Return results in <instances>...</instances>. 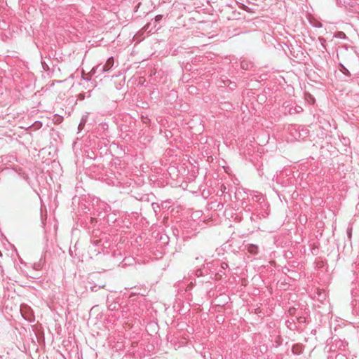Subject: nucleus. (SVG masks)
<instances>
[{"mask_svg":"<svg viewBox=\"0 0 359 359\" xmlns=\"http://www.w3.org/2000/svg\"><path fill=\"white\" fill-rule=\"evenodd\" d=\"M114 65V57H109L103 67V72L109 71Z\"/></svg>","mask_w":359,"mask_h":359,"instance_id":"f257e3e1","label":"nucleus"},{"mask_svg":"<svg viewBox=\"0 0 359 359\" xmlns=\"http://www.w3.org/2000/svg\"><path fill=\"white\" fill-rule=\"evenodd\" d=\"M62 117L60 116H55V123H60L62 121Z\"/></svg>","mask_w":359,"mask_h":359,"instance_id":"f03ea898","label":"nucleus"},{"mask_svg":"<svg viewBox=\"0 0 359 359\" xmlns=\"http://www.w3.org/2000/svg\"><path fill=\"white\" fill-rule=\"evenodd\" d=\"M341 68H342L341 71H342V72H343L344 74H349V72H348V69H346L344 65H341Z\"/></svg>","mask_w":359,"mask_h":359,"instance_id":"7ed1b4c3","label":"nucleus"},{"mask_svg":"<svg viewBox=\"0 0 359 359\" xmlns=\"http://www.w3.org/2000/svg\"><path fill=\"white\" fill-rule=\"evenodd\" d=\"M299 221L301 223H304V222L305 223V222H306V217H304L303 219L299 218Z\"/></svg>","mask_w":359,"mask_h":359,"instance_id":"20e7f679","label":"nucleus"},{"mask_svg":"<svg viewBox=\"0 0 359 359\" xmlns=\"http://www.w3.org/2000/svg\"><path fill=\"white\" fill-rule=\"evenodd\" d=\"M161 15H156V21L160 20H161Z\"/></svg>","mask_w":359,"mask_h":359,"instance_id":"39448f33","label":"nucleus"},{"mask_svg":"<svg viewBox=\"0 0 359 359\" xmlns=\"http://www.w3.org/2000/svg\"><path fill=\"white\" fill-rule=\"evenodd\" d=\"M301 322H304V318H303L302 317H300V318L299 319Z\"/></svg>","mask_w":359,"mask_h":359,"instance_id":"423d86ee","label":"nucleus"},{"mask_svg":"<svg viewBox=\"0 0 359 359\" xmlns=\"http://www.w3.org/2000/svg\"><path fill=\"white\" fill-rule=\"evenodd\" d=\"M251 248H252V249H250V251L251 252H255V251H254V248H254V247H252Z\"/></svg>","mask_w":359,"mask_h":359,"instance_id":"0eeeda50","label":"nucleus"},{"mask_svg":"<svg viewBox=\"0 0 359 359\" xmlns=\"http://www.w3.org/2000/svg\"><path fill=\"white\" fill-rule=\"evenodd\" d=\"M308 100H313V98L311 97V96H309V98H307Z\"/></svg>","mask_w":359,"mask_h":359,"instance_id":"6e6552de","label":"nucleus"},{"mask_svg":"<svg viewBox=\"0 0 359 359\" xmlns=\"http://www.w3.org/2000/svg\"><path fill=\"white\" fill-rule=\"evenodd\" d=\"M337 358H343V355H338Z\"/></svg>","mask_w":359,"mask_h":359,"instance_id":"1a4fd4ad","label":"nucleus"}]
</instances>
